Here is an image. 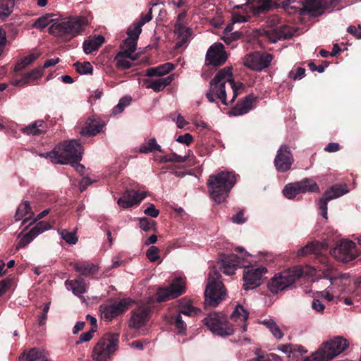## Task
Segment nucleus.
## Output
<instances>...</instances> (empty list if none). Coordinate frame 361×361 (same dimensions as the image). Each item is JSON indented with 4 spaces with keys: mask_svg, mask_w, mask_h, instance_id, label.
<instances>
[{
    "mask_svg": "<svg viewBox=\"0 0 361 361\" xmlns=\"http://www.w3.org/2000/svg\"><path fill=\"white\" fill-rule=\"evenodd\" d=\"M226 82H229L232 89L233 97L231 100V102L235 101L238 94L241 93V90L244 87L243 83L234 81L231 68L225 67L221 69L210 81L209 89L206 93V97L210 102H214L216 97L221 100L223 104H228L225 89Z\"/></svg>",
    "mask_w": 361,
    "mask_h": 361,
    "instance_id": "1",
    "label": "nucleus"
},
{
    "mask_svg": "<svg viewBox=\"0 0 361 361\" xmlns=\"http://www.w3.org/2000/svg\"><path fill=\"white\" fill-rule=\"evenodd\" d=\"M60 234L62 238L68 244L74 245L78 241V238L76 237L75 233L68 232L66 230H63L60 232Z\"/></svg>",
    "mask_w": 361,
    "mask_h": 361,
    "instance_id": "55",
    "label": "nucleus"
},
{
    "mask_svg": "<svg viewBox=\"0 0 361 361\" xmlns=\"http://www.w3.org/2000/svg\"><path fill=\"white\" fill-rule=\"evenodd\" d=\"M204 322L213 334L221 336H230L234 332L233 327L226 326V318L223 314L212 312L204 318Z\"/></svg>",
    "mask_w": 361,
    "mask_h": 361,
    "instance_id": "11",
    "label": "nucleus"
},
{
    "mask_svg": "<svg viewBox=\"0 0 361 361\" xmlns=\"http://www.w3.org/2000/svg\"><path fill=\"white\" fill-rule=\"evenodd\" d=\"M247 16L241 15L237 13H233V23L228 24L224 29L222 39L228 44H231L233 41L240 38L242 33L238 31H233L234 25L238 23H243L247 20Z\"/></svg>",
    "mask_w": 361,
    "mask_h": 361,
    "instance_id": "22",
    "label": "nucleus"
},
{
    "mask_svg": "<svg viewBox=\"0 0 361 361\" xmlns=\"http://www.w3.org/2000/svg\"><path fill=\"white\" fill-rule=\"evenodd\" d=\"M118 334H106L94 345L92 357L94 361H107L118 350Z\"/></svg>",
    "mask_w": 361,
    "mask_h": 361,
    "instance_id": "10",
    "label": "nucleus"
},
{
    "mask_svg": "<svg viewBox=\"0 0 361 361\" xmlns=\"http://www.w3.org/2000/svg\"><path fill=\"white\" fill-rule=\"evenodd\" d=\"M104 42V38L102 35L85 40L83 43V50L87 54L97 50Z\"/></svg>",
    "mask_w": 361,
    "mask_h": 361,
    "instance_id": "39",
    "label": "nucleus"
},
{
    "mask_svg": "<svg viewBox=\"0 0 361 361\" xmlns=\"http://www.w3.org/2000/svg\"><path fill=\"white\" fill-rule=\"evenodd\" d=\"M243 281L244 289L246 290H252L260 286L263 276L267 272L264 267H244Z\"/></svg>",
    "mask_w": 361,
    "mask_h": 361,
    "instance_id": "14",
    "label": "nucleus"
},
{
    "mask_svg": "<svg viewBox=\"0 0 361 361\" xmlns=\"http://www.w3.org/2000/svg\"><path fill=\"white\" fill-rule=\"evenodd\" d=\"M254 100L251 95L246 97L243 101L237 103L236 106L231 110L230 114L237 116L247 114L252 109Z\"/></svg>",
    "mask_w": 361,
    "mask_h": 361,
    "instance_id": "31",
    "label": "nucleus"
},
{
    "mask_svg": "<svg viewBox=\"0 0 361 361\" xmlns=\"http://www.w3.org/2000/svg\"><path fill=\"white\" fill-rule=\"evenodd\" d=\"M175 66L172 63L167 62L160 66L147 69L145 75L148 77L163 76L173 70Z\"/></svg>",
    "mask_w": 361,
    "mask_h": 361,
    "instance_id": "36",
    "label": "nucleus"
},
{
    "mask_svg": "<svg viewBox=\"0 0 361 361\" xmlns=\"http://www.w3.org/2000/svg\"><path fill=\"white\" fill-rule=\"evenodd\" d=\"M43 75V68L38 67L33 69L32 71L27 73L24 75V80H28V84L32 83L36 80L39 79Z\"/></svg>",
    "mask_w": 361,
    "mask_h": 361,
    "instance_id": "49",
    "label": "nucleus"
},
{
    "mask_svg": "<svg viewBox=\"0 0 361 361\" xmlns=\"http://www.w3.org/2000/svg\"><path fill=\"white\" fill-rule=\"evenodd\" d=\"M144 213L147 216L156 218L159 216V211L155 209L153 204H149V205L145 209Z\"/></svg>",
    "mask_w": 361,
    "mask_h": 361,
    "instance_id": "62",
    "label": "nucleus"
},
{
    "mask_svg": "<svg viewBox=\"0 0 361 361\" xmlns=\"http://www.w3.org/2000/svg\"><path fill=\"white\" fill-rule=\"evenodd\" d=\"M302 273V268L295 267L276 274L268 282V288L272 293L277 294L291 287Z\"/></svg>",
    "mask_w": 361,
    "mask_h": 361,
    "instance_id": "8",
    "label": "nucleus"
},
{
    "mask_svg": "<svg viewBox=\"0 0 361 361\" xmlns=\"http://www.w3.org/2000/svg\"><path fill=\"white\" fill-rule=\"evenodd\" d=\"M204 295L207 302L212 307H216L226 295V290L221 281V274L214 268L209 273Z\"/></svg>",
    "mask_w": 361,
    "mask_h": 361,
    "instance_id": "9",
    "label": "nucleus"
},
{
    "mask_svg": "<svg viewBox=\"0 0 361 361\" xmlns=\"http://www.w3.org/2000/svg\"><path fill=\"white\" fill-rule=\"evenodd\" d=\"M74 269L84 276H90L96 274L98 271V267L90 262H82L73 264Z\"/></svg>",
    "mask_w": 361,
    "mask_h": 361,
    "instance_id": "35",
    "label": "nucleus"
},
{
    "mask_svg": "<svg viewBox=\"0 0 361 361\" xmlns=\"http://www.w3.org/2000/svg\"><path fill=\"white\" fill-rule=\"evenodd\" d=\"M173 324L179 334H184L185 333L187 325L185 322L182 319L180 314H178L175 317Z\"/></svg>",
    "mask_w": 361,
    "mask_h": 361,
    "instance_id": "54",
    "label": "nucleus"
},
{
    "mask_svg": "<svg viewBox=\"0 0 361 361\" xmlns=\"http://www.w3.org/2000/svg\"><path fill=\"white\" fill-rule=\"evenodd\" d=\"M338 281V279L336 277H330V286H329L324 291L320 292L322 297L324 298L328 301L333 300L337 295V291L335 290L333 286L335 285Z\"/></svg>",
    "mask_w": 361,
    "mask_h": 361,
    "instance_id": "43",
    "label": "nucleus"
},
{
    "mask_svg": "<svg viewBox=\"0 0 361 361\" xmlns=\"http://www.w3.org/2000/svg\"><path fill=\"white\" fill-rule=\"evenodd\" d=\"M296 190L299 193H305L307 192H318L319 187L315 181L310 178H304L300 181L295 182Z\"/></svg>",
    "mask_w": 361,
    "mask_h": 361,
    "instance_id": "37",
    "label": "nucleus"
},
{
    "mask_svg": "<svg viewBox=\"0 0 361 361\" xmlns=\"http://www.w3.org/2000/svg\"><path fill=\"white\" fill-rule=\"evenodd\" d=\"M232 8H242L246 12L262 13L271 7L270 0H229Z\"/></svg>",
    "mask_w": 361,
    "mask_h": 361,
    "instance_id": "15",
    "label": "nucleus"
},
{
    "mask_svg": "<svg viewBox=\"0 0 361 361\" xmlns=\"http://www.w3.org/2000/svg\"><path fill=\"white\" fill-rule=\"evenodd\" d=\"M273 59L270 54L254 52L246 55L243 63L247 68L255 71H262L268 67Z\"/></svg>",
    "mask_w": 361,
    "mask_h": 361,
    "instance_id": "18",
    "label": "nucleus"
},
{
    "mask_svg": "<svg viewBox=\"0 0 361 361\" xmlns=\"http://www.w3.org/2000/svg\"><path fill=\"white\" fill-rule=\"evenodd\" d=\"M159 250L156 246H151L147 251L146 255L148 259L152 262H156L159 258Z\"/></svg>",
    "mask_w": 361,
    "mask_h": 361,
    "instance_id": "57",
    "label": "nucleus"
},
{
    "mask_svg": "<svg viewBox=\"0 0 361 361\" xmlns=\"http://www.w3.org/2000/svg\"><path fill=\"white\" fill-rule=\"evenodd\" d=\"M348 192L346 185L337 184L331 186L328 189L322 198L319 201V209L321 211V214L326 220L328 219L327 215V204L328 202L338 198L341 196Z\"/></svg>",
    "mask_w": 361,
    "mask_h": 361,
    "instance_id": "17",
    "label": "nucleus"
},
{
    "mask_svg": "<svg viewBox=\"0 0 361 361\" xmlns=\"http://www.w3.org/2000/svg\"><path fill=\"white\" fill-rule=\"evenodd\" d=\"M87 25V19L85 17L72 16L54 22L49 27V31L55 37L70 40L82 34Z\"/></svg>",
    "mask_w": 361,
    "mask_h": 361,
    "instance_id": "6",
    "label": "nucleus"
},
{
    "mask_svg": "<svg viewBox=\"0 0 361 361\" xmlns=\"http://www.w3.org/2000/svg\"><path fill=\"white\" fill-rule=\"evenodd\" d=\"M49 361L44 350L33 348L19 357V361Z\"/></svg>",
    "mask_w": 361,
    "mask_h": 361,
    "instance_id": "32",
    "label": "nucleus"
},
{
    "mask_svg": "<svg viewBox=\"0 0 361 361\" xmlns=\"http://www.w3.org/2000/svg\"><path fill=\"white\" fill-rule=\"evenodd\" d=\"M200 312L201 311L200 309L194 307L189 302H188L180 307L178 314H184L185 316H195L199 314Z\"/></svg>",
    "mask_w": 361,
    "mask_h": 361,
    "instance_id": "48",
    "label": "nucleus"
},
{
    "mask_svg": "<svg viewBox=\"0 0 361 361\" xmlns=\"http://www.w3.org/2000/svg\"><path fill=\"white\" fill-rule=\"evenodd\" d=\"M283 8L290 14L307 13L310 16L322 15L325 10L335 6V0H306L301 3L298 0H285L282 3Z\"/></svg>",
    "mask_w": 361,
    "mask_h": 361,
    "instance_id": "5",
    "label": "nucleus"
},
{
    "mask_svg": "<svg viewBox=\"0 0 361 361\" xmlns=\"http://www.w3.org/2000/svg\"><path fill=\"white\" fill-rule=\"evenodd\" d=\"M142 25L138 22L134 23L133 27H129L127 31L128 37L138 39V37L142 32Z\"/></svg>",
    "mask_w": 361,
    "mask_h": 361,
    "instance_id": "52",
    "label": "nucleus"
},
{
    "mask_svg": "<svg viewBox=\"0 0 361 361\" xmlns=\"http://www.w3.org/2000/svg\"><path fill=\"white\" fill-rule=\"evenodd\" d=\"M154 151L161 152V146L157 144L155 138L149 139L147 142L143 143L140 147V152L144 154Z\"/></svg>",
    "mask_w": 361,
    "mask_h": 361,
    "instance_id": "45",
    "label": "nucleus"
},
{
    "mask_svg": "<svg viewBox=\"0 0 361 361\" xmlns=\"http://www.w3.org/2000/svg\"><path fill=\"white\" fill-rule=\"evenodd\" d=\"M76 69L80 74L92 73L93 67L90 62H84L82 64L75 63Z\"/></svg>",
    "mask_w": 361,
    "mask_h": 361,
    "instance_id": "56",
    "label": "nucleus"
},
{
    "mask_svg": "<svg viewBox=\"0 0 361 361\" xmlns=\"http://www.w3.org/2000/svg\"><path fill=\"white\" fill-rule=\"evenodd\" d=\"M82 151L79 140H71L60 143L52 151L40 155L50 159L54 164H68L73 161H80Z\"/></svg>",
    "mask_w": 361,
    "mask_h": 361,
    "instance_id": "3",
    "label": "nucleus"
},
{
    "mask_svg": "<svg viewBox=\"0 0 361 361\" xmlns=\"http://www.w3.org/2000/svg\"><path fill=\"white\" fill-rule=\"evenodd\" d=\"M242 257L237 256L235 254H231L226 256L221 260V269L222 271L226 275H233L235 273L237 269L246 267V257L250 255L245 252L242 254Z\"/></svg>",
    "mask_w": 361,
    "mask_h": 361,
    "instance_id": "19",
    "label": "nucleus"
},
{
    "mask_svg": "<svg viewBox=\"0 0 361 361\" xmlns=\"http://www.w3.org/2000/svg\"><path fill=\"white\" fill-rule=\"evenodd\" d=\"M227 59L226 54L221 43H215L212 45L206 55L207 64L219 66L223 65Z\"/></svg>",
    "mask_w": 361,
    "mask_h": 361,
    "instance_id": "21",
    "label": "nucleus"
},
{
    "mask_svg": "<svg viewBox=\"0 0 361 361\" xmlns=\"http://www.w3.org/2000/svg\"><path fill=\"white\" fill-rule=\"evenodd\" d=\"M293 163V157L288 145H281L274 159V165L278 171H288Z\"/></svg>",
    "mask_w": 361,
    "mask_h": 361,
    "instance_id": "20",
    "label": "nucleus"
},
{
    "mask_svg": "<svg viewBox=\"0 0 361 361\" xmlns=\"http://www.w3.org/2000/svg\"><path fill=\"white\" fill-rule=\"evenodd\" d=\"M66 287L75 295H81L86 293V285L84 279L80 278L76 280H67L65 282Z\"/></svg>",
    "mask_w": 361,
    "mask_h": 361,
    "instance_id": "34",
    "label": "nucleus"
},
{
    "mask_svg": "<svg viewBox=\"0 0 361 361\" xmlns=\"http://www.w3.org/2000/svg\"><path fill=\"white\" fill-rule=\"evenodd\" d=\"M312 308L317 312H323L325 310V305L319 300L314 299L312 302Z\"/></svg>",
    "mask_w": 361,
    "mask_h": 361,
    "instance_id": "63",
    "label": "nucleus"
},
{
    "mask_svg": "<svg viewBox=\"0 0 361 361\" xmlns=\"http://www.w3.org/2000/svg\"><path fill=\"white\" fill-rule=\"evenodd\" d=\"M138 55H130L125 52H118L115 56L116 66L121 69H128L132 66L133 61L137 60Z\"/></svg>",
    "mask_w": 361,
    "mask_h": 361,
    "instance_id": "33",
    "label": "nucleus"
},
{
    "mask_svg": "<svg viewBox=\"0 0 361 361\" xmlns=\"http://www.w3.org/2000/svg\"><path fill=\"white\" fill-rule=\"evenodd\" d=\"M322 245L318 242H312L298 251V256L304 257L311 253L317 254L320 251Z\"/></svg>",
    "mask_w": 361,
    "mask_h": 361,
    "instance_id": "41",
    "label": "nucleus"
},
{
    "mask_svg": "<svg viewBox=\"0 0 361 361\" xmlns=\"http://www.w3.org/2000/svg\"><path fill=\"white\" fill-rule=\"evenodd\" d=\"M151 310L148 305H141L132 311L130 327L138 329L144 325L149 318Z\"/></svg>",
    "mask_w": 361,
    "mask_h": 361,
    "instance_id": "23",
    "label": "nucleus"
},
{
    "mask_svg": "<svg viewBox=\"0 0 361 361\" xmlns=\"http://www.w3.org/2000/svg\"><path fill=\"white\" fill-rule=\"evenodd\" d=\"M278 350L281 352L288 354V356L290 357V354L293 353V344L288 343V344H281L278 346Z\"/></svg>",
    "mask_w": 361,
    "mask_h": 361,
    "instance_id": "64",
    "label": "nucleus"
},
{
    "mask_svg": "<svg viewBox=\"0 0 361 361\" xmlns=\"http://www.w3.org/2000/svg\"><path fill=\"white\" fill-rule=\"evenodd\" d=\"M154 221H149L146 218L140 219V227L145 231H148L154 228Z\"/></svg>",
    "mask_w": 361,
    "mask_h": 361,
    "instance_id": "60",
    "label": "nucleus"
},
{
    "mask_svg": "<svg viewBox=\"0 0 361 361\" xmlns=\"http://www.w3.org/2000/svg\"><path fill=\"white\" fill-rule=\"evenodd\" d=\"M51 228V226L48 222L44 221H39L34 227H32L27 233L23 236V238L17 244L16 249L19 250L20 248L25 247L37 236H38L44 231L50 229Z\"/></svg>",
    "mask_w": 361,
    "mask_h": 361,
    "instance_id": "24",
    "label": "nucleus"
},
{
    "mask_svg": "<svg viewBox=\"0 0 361 361\" xmlns=\"http://www.w3.org/2000/svg\"><path fill=\"white\" fill-rule=\"evenodd\" d=\"M30 210V204L27 201L20 204L15 215L16 221H20L23 216L27 215L28 216L23 220V223H25L33 215Z\"/></svg>",
    "mask_w": 361,
    "mask_h": 361,
    "instance_id": "40",
    "label": "nucleus"
},
{
    "mask_svg": "<svg viewBox=\"0 0 361 361\" xmlns=\"http://www.w3.org/2000/svg\"><path fill=\"white\" fill-rule=\"evenodd\" d=\"M173 75H168L167 77L156 79V80H146L145 83L147 89H152L154 92H159L163 90L166 86L170 85L173 80Z\"/></svg>",
    "mask_w": 361,
    "mask_h": 361,
    "instance_id": "29",
    "label": "nucleus"
},
{
    "mask_svg": "<svg viewBox=\"0 0 361 361\" xmlns=\"http://www.w3.org/2000/svg\"><path fill=\"white\" fill-rule=\"evenodd\" d=\"M348 341L340 336L324 343L316 352L306 357L304 361H330L342 353L348 346Z\"/></svg>",
    "mask_w": 361,
    "mask_h": 361,
    "instance_id": "7",
    "label": "nucleus"
},
{
    "mask_svg": "<svg viewBox=\"0 0 361 361\" xmlns=\"http://www.w3.org/2000/svg\"><path fill=\"white\" fill-rule=\"evenodd\" d=\"M22 131L27 135H39L44 132V122L42 120H38L29 126L23 128Z\"/></svg>",
    "mask_w": 361,
    "mask_h": 361,
    "instance_id": "38",
    "label": "nucleus"
},
{
    "mask_svg": "<svg viewBox=\"0 0 361 361\" xmlns=\"http://www.w3.org/2000/svg\"><path fill=\"white\" fill-rule=\"evenodd\" d=\"M94 333V329H90L88 331L82 334L75 343L79 345L82 343L90 341L92 338Z\"/></svg>",
    "mask_w": 361,
    "mask_h": 361,
    "instance_id": "59",
    "label": "nucleus"
},
{
    "mask_svg": "<svg viewBox=\"0 0 361 361\" xmlns=\"http://www.w3.org/2000/svg\"><path fill=\"white\" fill-rule=\"evenodd\" d=\"M226 82H229L232 89L233 97L231 100V102L235 101L238 94L241 93V90L244 87L243 83L234 81L231 68L225 67L221 69L210 81L209 89L206 93V97L210 102H214L216 97L221 100L223 104H228L225 89Z\"/></svg>",
    "mask_w": 361,
    "mask_h": 361,
    "instance_id": "2",
    "label": "nucleus"
},
{
    "mask_svg": "<svg viewBox=\"0 0 361 361\" xmlns=\"http://www.w3.org/2000/svg\"><path fill=\"white\" fill-rule=\"evenodd\" d=\"M146 192H137L134 190H127L123 195L118 200V204L123 208L131 207L138 204L145 198Z\"/></svg>",
    "mask_w": 361,
    "mask_h": 361,
    "instance_id": "25",
    "label": "nucleus"
},
{
    "mask_svg": "<svg viewBox=\"0 0 361 361\" xmlns=\"http://www.w3.org/2000/svg\"><path fill=\"white\" fill-rule=\"evenodd\" d=\"M332 256L338 261L348 262L357 257L355 244L351 240H341L331 251Z\"/></svg>",
    "mask_w": 361,
    "mask_h": 361,
    "instance_id": "13",
    "label": "nucleus"
},
{
    "mask_svg": "<svg viewBox=\"0 0 361 361\" xmlns=\"http://www.w3.org/2000/svg\"><path fill=\"white\" fill-rule=\"evenodd\" d=\"M132 302L130 299L123 298L111 305H100L101 316L103 319L110 321L126 311Z\"/></svg>",
    "mask_w": 361,
    "mask_h": 361,
    "instance_id": "16",
    "label": "nucleus"
},
{
    "mask_svg": "<svg viewBox=\"0 0 361 361\" xmlns=\"http://www.w3.org/2000/svg\"><path fill=\"white\" fill-rule=\"evenodd\" d=\"M193 140L192 136L190 133H185L184 135H179L176 141L179 143L185 144L186 145H190Z\"/></svg>",
    "mask_w": 361,
    "mask_h": 361,
    "instance_id": "61",
    "label": "nucleus"
},
{
    "mask_svg": "<svg viewBox=\"0 0 361 361\" xmlns=\"http://www.w3.org/2000/svg\"><path fill=\"white\" fill-rule=\"evenodd\" d=\"M174 33L178 39L176 42V47L179 48L189 39L191 32L190 30L182 23L176 22L174 26Z\"/></svg>",
    "mask_w": 361,
    "mask_h": 361,
    "instance_id": "30",
    "label": "nucleus"
},
{
    "mask_svg": "<svg viewBox=\"0 0 361 361\" xmlns=\"http://www.w3.org/2000/svg\"><path fill=\"white\" fill-rule=\"evenodd\" d=\"M269 39L274 43L278 40L290 38L293 36L290 27L285 25H281L266 31Z\"/></svg>",
    "mask_w": 361,
    "mask_h": 361,
    "instance_id": "27",
    "label": "nucleus"
},
{
    "mask_svg": "<svg viewBox=\"0 0 361 361\" xmlns=\"http://www.w3.org/2000/svg\"><path fill=\"white\" fill-rule=\"evenodd\" d=\"M236 183V176L233 172L224 171L212 175L208 179L209 190L214 201L224 202Z\"/></svg>",
    "mask_w": 361,
    "mask_h": 361,
    "instance_id": "4",
    "label": "nucleus"
},
{
    "mask_svg": "<svg viewBox=\"0 0 361 361\" xmlns=\"http://www.w3.org/2000/svg\"><path fill=\"white\" fill-rule=\"evenodd\" d=\"M188 156H180L176 154V153H172L171 154L165 155L161 157V162H178V163H183L186 161Z\"/></svg>",
    "mask_w": 361,
    "mask_h": 361,
    "instance_id": "50",
    "label": "nucleus"
},
{
    "mask_svg": "<svg viewBox=\"0 0 361 361\" xmlns=\"http://www.w3.org/2000/svg\"><path fill=\"white\" fill-rule=\"evenodd\" d=\"M14 0H0V18L2 20L8 18L13 12Z\"/></svg>",
    "mask_w": 361,
    "mask_h": 361,
    "instance_id": "42",
    "label": "nucleus"
},
{
    "mask_svg": "<svg viewBox=\"0 0 361 361\" xmlns=\"http://www.w3.org/2000/svg\"><path fill=\"white\" fill-rule=\"evenodd\" d=\"M52 14H47L40 18H38L33 23V27L39 30H42L49 25L51 23H54Z\"/></svg>",
    "mask_w": 361,
    "mask_h": 361,
    "instance_id": "46",
    "label": "nucleus"
},
{
    "mask_svg": "<svg viewBox=\"0 0 361 361\" xmlns=\"http://www.w3.org/2000/svg\"><path fill=\"white\" fill-rule=\"evenodd\" d=\"M104 122L97 116L89 118L85 126L82 128L80 134L82 135L94 136L102 130L104 127Z\"/></svg>",
    "mask_w": 361,
    "mask_h": 361,
    "instance_id": "26",
    "label": "nucleus"
},
{
    "mask_svg": "<svg viewBox=\"0 0 361 361\" xmlns=\"http://www.w3.org/2000/svg\"><path fill=\"white\" fill-rule=\"evenodd\" d=\"M137 47V39H135L131 37H128L126 39L123 44L121 45V51L125 52L126 54H128L130 55H137L135 53Z\"/></svg>",
    "mask_w": 361,
    "mask_h": 361,
    "instance_id": "44",
    "label": "nucleus"
},
{
    "mask_svg": "<svg viewBox=\"0 0 361 361\" xmlns=\"http://www.w3.org/2000/svg\"><path fill=\"white\" fill-rule=\"evenodd\" d=\"M130 97H126L121 99L118 104L112 109V114L116 115L123 112L125 108L130 104Z\"/></svg>",
    "mask_w": 361,
    "mask_h": 361,
    "instance_id": "51",
    "label": "nucleus"
},
{
    "mask_svg": "<svg viewBox=\"0 0 361 361\" xmlns=\"http://www.w3.org/2000/svg\"><path fill=\"white\" fill-rule=\"evenodd\" d=\"M37 58V55L30 54L18 61L15 66L14 71L16 72L23 70L28 65L31 64Z\"/></svg>",
    "mask_w": 361,
    "mask_h": 361,
    "instance_id": "47",
    "label": "nucleus"
},
{
    "mask_svg": "<svg viewBox=\"0 0 361 361\" xmlns=\"http://www.w3.org/2000/svg\"><path fill=\"white\" fill-rule=\"evenodd\" d=\"M249 312L240 305H238L231 315V319L236 322L237 326H240L242 331H247L246 321L248 319Z\"/></svg>",
    "mask_w": 361,
    "mask_h": 361,
    "instance_id": "28",
    "label": "nucleus"
},
{
    "mask_svg": "<svg viewBox=\"0 0 361 361\" xmlns=\"http://www.w3.org/2000/svg\"><path fill=\"white\" fill-rule=\"evenodd\" d=\"M185 281L181 277L175 278L168 288H160L157 293V300L164 302L173 299L185 292Z\"/></svg>",
    "mask_w": 361,
    "mask_h": 361,
    "instance_id": "12",
    "label": "nucleus"
},
{
    "mask_svg": "<svg viewBox=\"0 0 361 361\" xmlns=\"http://www.w3.org/2000/svg\"><path fill=\"white\" fill-rule=\"evenodd\" d=\"M296 189L295 183H289L285 186L283 193L286 197L292 199L299 194V192Z\"/></svg>",
    "mask_w": 361,
    "mask_h": 361,
    "instance_id": "53",
    "label": "nucleus"
},
{
    "mask_svg": "<svg viewBox=\"0 0 361 361\" xmlns=\"http://www.w3.org/2000/svg\"><path fill=\"white\" fill-rule=\"evenodd\" d=\"M305 68L298 67L295 70H292L289 73V77L294 80H300L305 76Z\"/></svg>",
    "mask_w": 361,
    "mask_h": 361,
    "instance_id": "58",
    "label": "nucleus"
}]
</instances>
